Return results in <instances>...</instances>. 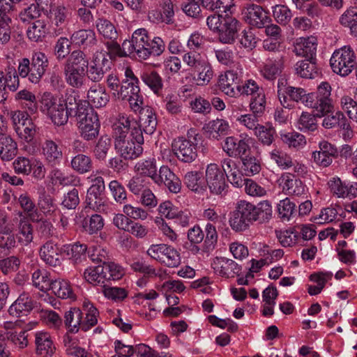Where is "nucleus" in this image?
Returning a JSON list of instances; mask_svg holds the SVG:
<instances>
[{
    "instance_id": "20",
    "label": "nucleus",
    "mask_w": 357,
    "mask_h": 357,
    "mask_svg": "<svg viewBox=\"0 0 357 357\" xmlns=\"http://www.w3.org/2000/svg\"><path fill=\"white\" fill-rule=\"evenodd\" d=\"M75 221L77 223H81L84 230L90 234L96 233L104 226V221L101 215L94 214L88 219L84 216L83 211L76 215Z\"/></svg>"
},
{
    "instance_id": "10",
    "label": "nucleus",
    "mask_w": 357,
    "mask_h": 357,
    "mask_svg": "<svg viewBox=\"0 0 357 357\" xmlns=\"http://www.w3.org/2000/svg\"><path fill=\"white\" fill-rule=\"evenodd\" d=\"M241 27V23L231 15H224L223 21L218 32L219 40L225 44H232Z\"/></svg>"
},
{
    "instance_id": "16",
    "label": "nucleus",
    "mask_w": 357,
    "mask_h": 357,
    "mask_svg": "<svg viewBox=\"0 0 357 357\" xmlns=\"http://www.w3.org/2000/svg\"><path fill=\"white\" fill-rule=\"evenodd\" d=\"M317 47L316 38H301L294 45L293 51L297 56L313 59H316Z\"/></svg>"
},
{
    "instance_id": "58",
    "label": "nucleus",
    "mask_w": 357,
    "mask_h": 357,
    "mask_svg": "<svg viewBox=\"0 0 357 357\" xmlns=\"http://www.w3.org/2000/svg\"><path fill=\"white\" fill-rule=\"evenodd\" d=\"M18 202L24 212L34 221L33 213L36 211V208L32 197L27 192L22 193L19 196Z\"/></svg>"
},
{
    "instance_id": "46",
    "label": "nucleus",
    "mask_w": 357,
    "mask_h": 357,
    "mask_svg": "<svg viewBox=\"0 0 357 357\" xmlns=\"http://www.w3.org/2000/svg\"><path fill=\"white\" fill-rule=\"evenodd\" d=\"M63 73L67 84L70 86L79 89L84 85L86 73L64 67Z\"/></svg>"
},
{
    "instance_id": "52",
    "label": "nucleus",
    "mask_w": 357,
    "mask_h": 357,
    "mask_svg": "<svg viewBox=\"0 0 357 357\" xmlns=\"http://www.w3.org/2000/svg\"><path fill=\"white\" fill-rule=\"evenodd\" d=\"M135 168L141 175L150 177L153 181L155 179L158 172L155 159L139 162L136 164Z\"/></svg>"
},
{
    "instance_id": "48",
    "label": "nucleus",
    "mask_w": 357,
    "mask_h": 357,
    "mask_svg": "<svg viewBox=\"0 0 357 357\" xmlns=\"http://www.w3.org/2000/svg\"><path fill=\"white\" fill-rule=\"evenodd\" d=\"M12 165L15 174L28 176L32 172L33 162V159L24 156H19L13 161Z\"/></svg>"
},
{
    "instance_id": "37",
    "label": "nucleus",
    "mask_w": 357,
    "mask_h": 357,
    "mask_svg": "<svg viewBox=\"0 0 357 357\" xmlns=\"http://www.w3.org/2000/svg\"><path fill=\"white\" fill-rule=\"evenodd\" d=\"M239 158L242 162L241 169L245 175L252 176L261 171V162L254 155H251L247 152L245 155H241Z\"/></svg>"
},
{
    "instance_id": "17",
    "label": "nucleus",
    "mask_w": 357,
    "mask_h": 357,
    "mask_svg": "<svg viewBox=\"0 0 357 357\" xmlns=\"http://www.w3.org/2000/svg\"><path fill=\"white\" fill-rule=\"evenodd\" d=\"M114 146L125 160H134L143 152V148L140 144H137L129 139L115 142Z\"/></svg>"
},
{
    "instance_id": "53",
    "label": "nucleus",
    "mask_w": 357,
    "mask_h": 357,
    "mask_svg": "<svg viewBox=\"0 0 357 357\" xmlns=\"http://www.w3.org/2000/svg\"><path fill=\"white\" fill-rule=\"evenodd\" d=\"M266 97L262 89L252 96L250 103V110L255 116H261L266 108Z\"/></svg>"
},
{
    "instance_id": "2",
    "label": "nucleus",
    "mask_w": 357,
    "mask_h": 357,
    "mask_svg": "<svg viewBox=\"0 0 357 357\" xmlns=\"http://www.w3.org/2000/svg\"><path fill=\"white\" fill-rule=\"evenodd\" d=\"M356 63L355 52L349 45L335 50L330 59L333 72L341 76L348 75Z\"/></svg>"
},
{
    "instance_id": "44",
    "label": "nucleus",
    "mask_w": 357,
    "mask_h": 357,
    "mask_svg": "<svg viewBox=\"0 0 357 357\" xmlns=\"http://www.w3.org/2000/svg\"><path fill=\"white\" fill-rule=\"evenodd\" d=\"M19 241L23 245H27L33 239V229L31 222L25 219H21L18 225Z\"/></svg>"
},
{
    "instance_id": "59",
    "label": "nucleus",
    "mask_w": 357,
    "mask_h": 357,
    "mask_svg": "<svg viewBox=\"0 0 357 357\" xmlns=\"http://www.w3.org/2000/svg\"><path fill=\"white\" fill-rule=\"evenodd\" d=\"M111 144V139L107 135L100 137L94 149V154L97 159L103 160L106 158Z\"/></svg>"
},
{
    "instance_id": "21",
    "label": "nucleus",
    "mask_w": 357,
    "mask_h": 357,
    "mask_svg": "<svg viewBox=\"0 0 357 357\" xmlns=\"http://www.w3.org/2000/svg\"><path fill=\"white\" fill-rule=\"evenodd\" d=\"M35 343L36 354L41 357H51L55 352L56 347L50 335L47 333H37Z\"/></svg>"
},
{
    "instance_id": "30",
    "label": "nucleus",
    "mask_w": 357,
    "mask_h": 357,
    "mask_svg": "<svg viewBox=\"0 0 357 357\" xmlns=\"http://www.w3.org/2000/svg\"><path fill=\"white\" fill-rule=\"evenodd\" d=\"M42 150L45 160L52 166L58 165L62 159V151L53 140H46Z\"/></svg>"
},
{
    "instance_id": "34",
    "label": "nucleus",
    "mask_w": 357,
    "mask_h": 357,
    "mask_svg": "<svg viewBox=\"0 0 357 357\" xmlns=\"http://www.w3.org/2000/svg\"><path fill=\"white\" fill-rule=\"evenodd\" d=\"M287 102H288V97L290 100L301 102L304 105L312 108L313 102V93H307L306 91L303 88L291 86L286 91Z\"/></svg>"
},
{
    "instance_id": "64",
    "label": "nucleus",
    "mask_w": 357,
    "mask_h": 357,
    "mask_svg": "<svg viewBox=\"0 0 357 357\" xmlns=\"http://www.w3.org/2000/svg\"><path fill=\"white\" fill-rule=\"evenodd\" d=\"M273 15L275 20L281 24H287L291 18L290 9L284 5H276L273 7Z\"/></svg>"
},
{
    "instance_id": "50",
    "label": "nucleus",
    "mask_w": 357,
    "mask_h": 357,
    "mask_svg": "<svg viewBox=\"0 0 357 357\" xmlns=\"http://www.w3.org/2000/svg\"><path fill=\"white\" fill-rule=\"evenodd\" d=\"M63 252L69 257L70 259L75 263L81 261L82 257H85L86 245L76 243L73 245H66L63 246Z\"/></svg>"
},
{
    "instance_id": "43",
    "label": "nucleus",
    "mask_w": 357,
    "mask_h": 357,
    "mask_svg": "<svg viewBox=\"0 0 357 357\" xmlns=\"http://www.w3.org/2000/svg\"><path fill=\"white\" fill-rule=\"evenodd\" d=\"M52 180L55 184L59 183L62 186L76 185L79 180L75 175L62 172L58 169L52 171Z\"/></svg>"
},
{
    "instance_id": "36",
    "label": "nucleus",
    "mask_w": 357,
    "mask_h": 357,
    "mask_svg": "<svg viewBox=\"0 0 357 357\" xmlns=\"http://www.w3.org/2000/svg\"><path fill=\"white\" fill-rule=\"evenodd\" d=\"M17 143L10 136L2 135L0 158L3 161H10L17 155Z\"/></svg>"
},
{
    "instance_id": "11",
    "label": "nucleus",
    "mask_w": 357,
    "mask_h": 357,
    "mask_svg": "<svg viewBox=\"0 0 357 357\" xmlns=\"http://www.w3.org/2000/svg\"><path fill=\"white\" fill-rule=\"evenodd\" d=\"M240 79L234 70H227L218 79L219 89L227 96L236 97L240 95Z\"/></svg>"
},
{
    "instance_id": "14",
    "label": "nucleus",
    "mask_w": 357,
    "mask_h": 357,
    "mask_svg": "<svg viewBox=\"0 0 357 357\" xmlns=\"http://www.w3.org/2000/svg\"><path fill=\"white\" fill-rule=\"evenodd\" d=\"M337 153V150L333 145L324 141L319 144V151L313 152L312 155L315 163L326 167L332 163Z\"/></svg>"
},
{
    "instance_id": "24",
    "label": "nucleus",
    "mask_w": 357,
    "mask_h": 357,
    "mask_svg": "<svg viewBox=\"0 0 357 357\" xmlns=\"http://www.w3.org/2000/svg\"><path fill=\"white\" fill-rule=\"evenodd\" d=\"M88 102L96 108L105 107L109 100V95L104 86H93L87 92Z\"/></svg>"
},
{
    "instance_id": "22",
    "label": "nucleus",
    "mask_w": 357,
    "mask_h": 357,
    "mask_svg": "<svg viewBox=\"0 0 357 357\" xmlns=\"http://www.w3.org/2000/svg\"><path fill=\"white\" fill-rule=\"evenodd\" d=\"M70 15L69 8L62 5L54 6L50 9V20L52 24L56 26V35L61 33Z\"/></svg>"
},
{
    "instance_id": "9",
    "label": "nucleus",
    "mask_w": 357,
    "mask_h": 357,
    "mask_svg": "<svg viewBox=\"0 0 357 357\" xmlns=\"http://www.w3.org/2000/svg\"><path fill=\"white\" fill-rule=\"evenodd\" d=\"M63 247L52 239L47 241L40 248V258L48 265L54 267L60 266L62 264Z\"/></svg>"
},
{
    "instance_id": "23",
    "label": "nucleus",
    "mask_w": 357,
    "mask_h": 357,
    "mask_svg": "<svg viewBox=\"0 0 357 357\" xmlns=\"http://www.w3.org/2000/svg\"><path fill=\"white\" fill-rule=\"evenodd\" d=\"M89 57L82 50L73 51L67 59L64 67L86 73L89 68Z\"/></svg>"
},
{
    "instance_id": "29",
    "label": "nucleus",
    "mask_w": 357,
    "mask_h": 357,
    "mask_svg": "<svg viewBox=\"0 0 357 357\" xmlns=\"http://www.w3.org/2000/svg\"><path fill=\"white\" fill-rule=\"evenodd\" d=\"M140 78L154 93L158 95L161 92L163 88V81L157 71L146 69L141 73Z\"/></svg>"
},
{
    "instance_id": "40",
    "label": "nucleus",
    "mask_w": 357,
    "mask_h": 357,
    "mask_svg": "<svg viewBox=\"0 0 357 357\" xmlns=\"http://www.w3.org/2000/svg\"><path fill=\"white\" fill-rule=\"evenodd\" d=\"M49 116L55 125L63 126L68 122L70 114L67 108H65L64 100L62 98H59L58 104L54 106Z\"/></svg>"
},
{
    "instance_id": "4",
    "label": "nucleus",
    "mask_w": 357,
    "mask_h": 357,
    "mask_svg": "<svg viewBox=\"0 0 357 357\" xmlns=\"http://www.w3.org/2000/svg\"><path fill=\"white\" fill-rule=\"evenodd\" d=\"M146 252L151 258L165 264L168 267H176L180 264L178 252L165 244L152 245Z\"/></svg>"
},
{
    "instance_id": "60",
    "label": "nucleus",
    "mask_w": 357,
    "mask_h": 357,
    "mask_svg": "<svg viewBox=\"0 0 357 357\" xmlns=\"http://www.w3.org/2000/svg\"><path fill=\"white\" fill-rule=\"evenodd\" d=\"M102 268L106 281L118 280L123 275V270L114 263L104 261Z\"/></svg>"
},
{
    "instance_id": "49",
    "label": "nucleus",
    "mask_w": 357,
    "mask_h": 357,
    "mask_svg": "<svg viewBox=\"0 0 357 357\" xmlns=\"http://www.w3.org/2000/svg\"><path fill=\"white\" fill-rule=\"evenodd\" d=\"M258 140L265 146H270L275 140V130L273 127L258 125L255 131Z\"/></svg>"
},
{
    "instance_id": "54",
    "label": "nucleus",
    "mask_w": 357,
    "mask_h": 357,
    "mask_svg": "<svg viewBox=\"0 0 357 357\" xmlns=\"http://www.w3.org/2000/svg\"><path fill=\"white\" fill-rule=\"evenodd\" d=\"M33 284L42 291L50 290L52 281L45 271L37 269L32 274Z\"/></svg>"
},
{
    "instance_id": "15",
    "label": "nucleus",
    "mask_w": 357,
    "mask_h": 357,
    "mask_svg": "<svg viewBox=\"0 0 357 357\" xmlns=\"http://www.w3.org/2000/svg\"><path fill=\"white\" fill-rule=\"evenodd\" d=\"M31 75L30 81L32 83H38L43 75L45 74L48 66V59L47 56L41 52H34L31 57Z\"/></svg>"
},
{
    "instance_id": "35",
    "label": "nucleus",
    "mask_w": 357,
    "mask_h": 357,
    "mask_svg": "<svg viewBox=\"0 0 357 357\" xmlns=\"http://www.w3.org/2000/svg\"><path fill=\"white\" fill-rule=\"evenodd\" d=\"M132 43L137 47V55L140 59H146V54L148 51L146 50L149 46L150 38L148 36V31L145 29H139L132 33Z\"/></svg>"
},
{
    "instance_id": "1",
    "label": "nucleus",
    "mask_w": 357,
    "mask_h": 357,
    "mask_svg": "<svg viewBox=\"0 0 357 357\" xmlns=\"http://www.w3.org/2000/svg\"><path fill=\"white\" fill-rule=\"evenodd\" d=\"M272 206L268 200L259 202L257 205L246 200H240L232 212L229 225L236 231H243L253 222H268L272 218Z\"/></svg>"
},
{
    "instance_id": "47",
    "label": "nucleus",
    "mask_w": 357,
    "mask_h": 357,
    "mask_svg": "<svg viewBox=\"0 0 357 357\" xmlns=\"http://www.w3.org/2000/svg\"><path fill=\"white\" fill-rule=\"evenodd\" d=\"M47 32L46 23L43 20H36L27 30L28 38L34 42L42 40Z\"/></svg>"
},
{
    "instance_id": "63",
    "label": "nucleus",
    "mask_w": 357,
    "mask_h": 357,
    "mask_svg": "<svg viewBox=\"0 0 357 357\" xmlns=\"http://www.w3.org/2000/svg\"><path fill=\"white\" fill-rule=\"evenodd\" d=\"M183 59L188 66L194 68L196 71H199L201 69V66H203L206 63L200 54L195 51H190L185 53Z\"/></svg>"
},
{
    "instance_id": "3",
    "label": "nucleus",
    "mask_w": 357,
    "mask_h": 357,
    "mask_svg": "<svg viewBox=\"0 0 357 357\" xmlns=\"http://www.w3.org/2000/svg\"><path fill=\"white\" fill-rule=\"evenodd\" d=\"M105 190L103 178L96 177L86 192V204L89 208L100 213L106 212L107 206L105 204Z\"/></svg>"
},
{
    "instance_id": "31",
    "label": "nucleus",
    "mask_w": 357,
    "mask_h": 357,
    "mask_svg": "<svg viewBox=\"0 0 357 357\" xmlns=\"http://www.w3.org/2000/svg\"><path fill=\"white\" fill-rule=\"evenodd\" d=\"M82 312L79 308L71 307L64 314V324L69 332L75 333L82 330Z\"/></svg>"
},
{
    "instance_id": "25",
    "label": "nucleus",
    "mask_w": 357,
    "mask_h": 357,
    "mask_svg": "<svg viewBox=\"0 0 357 357\" xmlns=\"http://www.w3.org/2000/svg\"><path fill=\"white\" fill-rule=\"evenodd\" d=\"M229 128L228 123L225 120L217 119L205 124L203 130L208 137L219 139L222 136L228 134Z\"/></svg>"
},
{
    "instance_id": "62",
    "label": "nucleus",
    "mask_w": 357,
    "mask_h": 357,
    "mask_svg": "<svg viewBox=\"0 0 357 357\" xmlns=\"http://www.w3.org/2000/svg\"><path fill=\"white\" fill-rule=\"evenodd\" d=\"M276 232L280 243L284 247L295 245L300 237L299 233L294 229Z\"/></svg>"
},
{
    "instance_id": "5",
    "label": "nucleus",
    "mask_w": 357,
    "mask_h": 357,
    "mask_svg": "<svg viewBox=\"0 0 357 357\" xmlns=\"http://www.w3.org/2000/svg\"><path fill=\"white\" fill-rule=\"evenodd\" d=\"M331 86L328 82H322L317 89V93H313L314 105L312 109L317 112L319 117L330 113L333 109L330 98Z\"/></svg>"
},
{
    "instance_id": "6",
    "label": "nucleus",
    "mask_w": 357,
    "mask_h": 357,
    "mask_svg": "<svg viewBox=\"0 0 357 357\" xmlns=\"http://www.w3.org/2000/svg\"><path fill=\"white\" fill-rule=\"evenodd\" d=\"M206 188L215 195H220L226 188L225 174L219 166L214 163L207 165L205 174Z\"/></svg>"
},
{
    "instance_id": "33",
    "label": "nucleus",
    "mask_w": 357,
    "mask_h": 357,
    "mask_svg": "<svg viewBox=\"0 0 357 357\" xmlns=\"http://www.w3.org/2000/svg\"><path fill=\"white\" fill-rule=\"evenodd\" d=\"M184 183L188 188L197 193H202L207 188L205 178L200 172H188L184 177Z\"/></svg>"
},
{
    "instance_id": "7",
    "label": "nucleus",
    "mask_w": 357,
    "mask_h": 357,
    "mask_svg": "<svg viewBox=\"0 0 357 357\" xmlns=\"http://www.w3.org/2000/svg\"><path fill=\"white\" fill-rule=\"evenodd\" d=\"M172 148L174 154L181 162L190 163L197 157V145L184 137L175 139Z\"/></svg>"
},
{
    "instance_id": "57",
    "label": "nucleus",
    "mask_w": 357,
    "mask_h": 357,
    "mask_svg": "<svg viewBox=\"0 0 357 357\" xmlns=\"http://www.w3.org/2000/svg\"><path fill=\"white\" fill-rule=\"evenodd\" d=\"M90 114L96 113L94 112L89 102L84 100L79 101V103H78V105L75 107V109H74L73 112H70V116H74L76 118L77 123L88 118Z\"/></svg>"
},
{
    "instance_id": "12",
    "label": "nucleus",
    "mask_w": 357,
    "mask_h": 357,
    "mask_svg": "<svg viewBox=\"0 0 357 357\" xmlns=\"http://www.w3.org/2000/svg\"><path fill=\"white\" fill-rule=\"evenodd\" d=\"M112 62L105 56L100 61L98 58L94 59L91 64L86 71V76L89 80L97 83L102 81L105 75L112 69Z\"/></svg>"
},
{
    "instance_id": "32",
    "label": "nucleus",
    "mask_w": 357,
    "mask_h": 357,
    "mask_svg": "<svg viewBox=\"0 0 357 357\" xmlns=\"http://www.w3.org/2000/svg\"><path fill=\"white\" fill-rule=\"evenodd\" d=\"M282 179L284 181L282 189L286 195L301 196L305 194V189L303 182L295 176H282Z\"/></svg>"
},
{
    "instance_id": "8",
    "label": "nucleus",
    "mask_w": 357,
    "mask_h": 357,
    "mask_svg": "<svg viewBox=\"0 0 357 357\" xmlns=\"http://www.w3.org/2000/svg\"><path fill=\"white\" fill-rule=\"evenodd\" d=\"M242 15L245 22L257 28H262L271 22L268 13L261 6L256 4H250L244 7Z\"/></svg>"
},
{
    "instance_id": "41",
    "label": "nucleus",
    "mask_w": 357,
    "mask_h": 357,
    "mask_svg": "<svg viewBox=\"0 0 357 357\" xmlns=\"http://www.w3.org/2000/svg\"><path fill=\"white\" fill-rule=\"evenodd\" d=\"M50 290L59 298H75V294L68 281L63 280H55L52 281Z\"/></svg>"
},
{
    "instance_id": "18",
    "label": "nucleus",
    "mask_w": 357,
    "mask_h": 357,
    "mask_svg": "<svg viewBox=\"0 0 357 357\" xmlns=\"http://www.w3.org/2000/svg\"><path fill=\"white\" fill-rule=\"evenodd\" d=\"M224 151L229 157H240L250 151L249 144L244 139H238L233 137H228L222 146Z\"/></svg>"
},
{
    "instance_id": "42",
    "label": "nucleus",
    "mask_w": 357,
    "mask_h": 357,
    "mask_svg": "<svg viewBox=\"0 0 357 357\" xmlns=\"http://www.w3.org/2000/svg\"><path fill=\"white\" fill-rule=\"evenodd\" d=\"M102 265H98L95 267H89L86 268L84 273V277L91 284L94 285H101L103 287V284H106L105 282L106 280L103 273Z\"/></svg>"
},
{
    "instance_id": "45",
    "label": "nucleus",
    "mask_w": 357,
    "mask_h": 357,
    "mask_svg": "<svg viewBox=\"0 0 357 357\" xmlns=\"http://www.w3.org/2000/svg\"><path fill=\"white\" fill-rule=\"evenodd\" d=\"M83 307L87 312L86 314L85 321H82V330L83 331H87L97 324V316L99 312L98 309L89 301L84 302Z\"/></svg>"
},
{
    "instance_id": "28",
    "label": "nucleus",
    "mask_w": 357,
    "mask_h": 357,
    "mask_svg": "<svg viewBox=\"0 0 357 357\" xmlns=\"http://www.w3.org/2000/svg\"><path fill=\"white\" fill-rule=\"evenodd\" d=\"M317 59H305L298 61L295 65L297 75L303 78L313 79L318 77L319 73L317 66Z\"/></svg>"
},
{
    "instance_id": "19",
    "label": "nucleus",
    "mask_w": 357,
    "mask_h": 357,
    "mask_svg": "<svg viewBox=\"0 0 357 357\" xmlns=\"http://www.w3.org/2000/svg\"><path fill=\"white\" fill-rule=\"evenodd\" d=\"M34 307V301L28 293H22L17 299L10 306L8 312L12 316L20 317L26 314Z\"/></svg>"
},
{
    "instance_id": "56",
    "label": "nucleus",
    "mask_w": 357,
    "mask_h": 357,
    "mask_svg": "<svg viewBox=\"0 0 357 357\" xmlns=\"http://www.w3.org/2000/svg\"><path fill=\"white\" fill-rule=\"evenodd\" d=\"M3 78L5 79L6 87L10 91H15L20 86V79L15 67L8 66L3 72Z\"/></svg>"
},
{
    "instance_id": "55",
    "label": "nucleus",
    "mask_w": 357,
    "mask_h": 357,
    "mask_svg": "<svg viewBox=\"0 0 357 357\" xmlns=\"http://www.w3.org/2000/svg\"><path fill=\"white\" fill-rule=\"evenodd\" d=\"M282 70L281 60L266 63L261 72L263 77L268 80H273L280 75Z\"/></svg>"
},
{
    "instance_id": "39",
    "label": "nucleus",
    "mask_w": 357,
    "mask_h": 357,
    "mask_svg": "<svg viewBox=\"0 0 357 357\" xmlns=\"http://www.w3.org/2000/svg\"><path fill=\"white\" fill-rule=\"evenodd\" d=\"M100 35L108 40H117L118 32L114 25L108 20L99 18L96 24Z\"/></svg>"
},
{
    "instance_id": "13",
    "label": "nucleus",
    "mask_w": 357,
    "mask_h": 357,
    "mask_svg": "<svg viewBox=\"0 0 357 357\" xmlns=\"http://www.w3.org/2000/svg\"><path fill=\"white\" fill-rule=\"evenodd\" d=\"M77 124L80 136L85 140H93L98 137L100 124L97 114H90L88 118Z\"/></svg>"
},
{
    "instance_id": "51",
    "label": "nucleus",
    "mask_w": 357,
    "mask_h": 357,
    "mask_svg": "<svg viewBox=\"0 0 357 357\" xmlns=\"http://www.w3.org/2000/svg\"><path fill=\"white\" fill-rule=\"evenodd\" d=\"M72 168L80 173H86L92 169V162L90 157L84 154H78L71 160Z\"/></svg>"
},
{
    "instance_id": "26",
    "label": "nucleus",
    "mask_w": 357,
    "mask_h": 357,
    "mask_svg": "<svg viewBox=\"0 0 357 357\" xmlns=\"http://www.w3.org/2000/svg\"><path fill=\"white\" fill-rule=\"evenodd\" d=\"M213 268L220 275L227 278L234 276L240 271L238 264L234 261L225 257H217L213 263Z\"/></svg>"
},
{
    "instance_id": "61",
    "label": "nucleus",
    "mask_w": 357,
    "mask_h": 357,
    "mask_svg": "<svg viewBox=\"0 0 357 357\" xmlns=\"http://www.w3.org/2000/svg\"><path fill=\"white\" fill-rule=\"evenodd\" d=\"M235 6L234 0H217L206 5V8L218 13H225L231 15V9Z\"/></svg>"
},
{
    "instance_id": "27",
    "label": "nucleus",
    "mask_w": 357,
    "mask_h": 357,
    "mask_svg": "<svg viewBox=\"0 0 357 357\" xmlns=\"http://www.w3.org/2000/svg\"><path fill=\"white\" fill-rule=\"evenodd\" d=\"M139 122L145 134L151 135L153 133L158 122L155 114L152 108L146 107L140 109Z\"/></svg>"
},
{
    "instance_id": "38",
    "label": "nucleus",
    "mask_w": 357,
    "mask_h": 357,
    "mask_svg": "<svg viewBox=\"0 0 357 357\" xmlns=\"http://www.w3.org/2000/svg\"><path fill=\"white\" fill-rule=\"evenodd\" d=\"M71 40L79 46L91 47L96 43V34L92 30L81 29L75 31Z\"/></svg>"
}]
</instances>
